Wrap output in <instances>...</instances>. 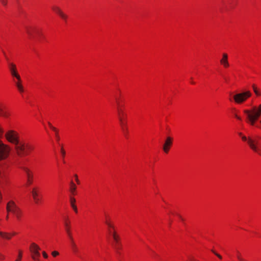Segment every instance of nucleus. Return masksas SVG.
<instances>
[{
    "label": "nucleus",
    "instance_id": "nucleus-47",
    "mask_svg": "<svg viewBox=\"0 0 261 261\" xmlns=\"http://www.w3.org/2000/svg\"><path fill=\"white\" fill-rule=\"evenodd\" d=\"M48 124L50 128H51V126H53V125L51 124V123L50 122H48Z\"/></svg>",
    "mask_w": 261,
    "mask_h": 261
},
{
    "label": "nucleus",
    "instance_id": "nucleus-25",
    "mask_svg": "<svg viewBox=\"0 0 261 261\" xmlns=\"http://www.w3.org/2000/svg\"><path fill=\"white\" fill-rule=\"evenodd\" d=\"M116 103H117V110H118V108H120V109H122L121 107H122V106L121 105V101L120 100V99L118 98H116Z\"/></svg>",
    "mask_w": 261,
    "mask_h": 261
},
{
    "label": "nucleus",
    "instance_id": "nucleus-15",
    "mask_svg": "<svg viewBox=\"0 0 261 261\" xmlns=\"http://www.w3.org/2000/svg\"><path fill=\"white\" fill-rule=\"evenodd\" d=\"M15 234H16L15 232H13L12 234H11V233H8V232H3V231H0V237H2L3 239H6V240H10V239H11V236H13V235H15Z\"/></svg>",
    "mask_w": 261,
    "mask_h": 261
},
{
    "label": "nucleus",
    "instance_id": "nucleus-18",
    "mask_svg": "<svg viewBox=\"0 0 261 261\" xmlns=\"http://www.w3.org/2000/svg\"><path fill=\"white\" fill-rule=\"evenodd\" d=\"M10 114L9 111H7L5 109H3L2 110H0V116H2L4 118H8L10 116Z\"/></svg>",
    "mask_w": 261,
    "mask_h": 261
},
{
    "label": "nucleus",
    "instance_id": "nucleus-9",
    "mask_svg": "<svg viewBox=\"0 0 261 261\" xmlns=\"http://www.w3.org/2000/svg\"><path fill=\"white\" fill-rule=\"evenodd\" d=\"M40 250V247L35 243H33L31 244L30 246V250L33 253L32 255H35L38 258H39L40 254L39 251Z\"/></svg>",
    "mask_w": 261,
    "mask_h": 261
},
{
    "label": "nucleus",
    "instance_id": "nucleus-49",
    "mask_svg": "<svg viewBox=\"0 0 261 261\" xmlns=\"http://www.w3.org/2000/svg\"><path fill=\"white\" fill-rule=\"evenodd\" d=\"M9 218V215L8 214H7V216H6V219L8 220Z\"/></svg>",
    "mask_w": 261,
    "mask_h": 261
},
{
    "label": "nucleus",
    "instance_id": "nucleus-28",
    "mask_svg": "<svg viewBox=\"0 0 261 261\" xmlns=\"http://www.w3.org/2000/svg\"><path fill=\"white\" fill-rule=\"evenodd\" d=\"M253 90L254 92L257 95H259L260 94L257 88L255 87L254 86H253Z\"/></svg>",
    "mask_w": 261,
    "mask_h": 261
},
{
    "label": "nucleus",
    "instance_id": "nucleus-48",
    "mask_svg": "<svg viewBox=\"0 0 261 261\" xmlns=\"http://www.w3.org/2000/svg\"><path fill=\"white\" fill-rule=\"evenodd\" d=\"M178 216L179 217V218H180L182 220H183L182 218H181V217L180 215H178Z\"/></svg>",
    "mask_w": 261,
    "mask_h": 261
},
{
    "label": "nucleus",
    "instance_id": "nucleus-10",
    "mask_svg": "<svg viewBox=\"0 0 261 261\" xmlns=\"http://www.w3.org/2000/svg\"><path fill=\"white\" fill-rule=\"evenodd\" d=\"M109 232L110 234H112V237L114 239V241H115V244L114 245V248L116 250H118L120 248L119 246V236L116 233L115 231H111L110 229L109 230Z\"/></svg>",
    "mask_w": 261,
    "mask_h": 261
},
{
    "label": "nucleus",
    "instance_id": "nucleus-50",
    "mask_svg": "<svg viewBox=\"0 0 261 261\" xmlns=\"http://www.w3.org/2000/svg\"><path fill=\"white\" fill-rule=\"evenodd\" d=\"M239 135L242 136V133H239Z\"/></svg>",
    "mask_w": 261,
    "mask_h": 261
},
{
    "label": "nucleus",
    "instance_id": "nucleus-24",
    "mask_svg": "<svg viewBox=\"0 0 261 261\" xmlns=\"http://www.w3.org/2000/svg\"><path fill=\"white\" fill-rule=\"evenodd\" d=\"M14 215L15 216L17 220L20 221L22 216V212L21 210L20 211H19V212H17V213L15 214Z\"/></svg>",
    "mask_w": 261,
    "mask_h": 261
},
{
    "label": "nucleus",
    "instance_id": "nucleus-41",
    "mask_svg": "<svg viewBox=\"0 0 261 261\" xmlns=\"http://www.w3.org/2000/svg\"><path fill=\"white\" fill-rule=\"evenodd\" d=\"M239 256L242 257L241 253L239 251H237V257L238 260H239Z\"/></svg>",
    "mask_w": 261,
    "mask_h": 261
},
{
    "label": "nucleus",
    "instance_id": "nucleus-14",
    "mask_svg": "<svg viewBox=\"0 0 261 261\" xmlns=\"http://www.w3.org/2000/svg\"><path fill=\"white\" fill-rule=\"evenodd\" d=\"M249 146L253 151L257 153L259 155H261V149L259 147H256L250 140L249 142Z\"/></svg>",
    "mask_w": 261,
    "mask_h": 261
},
{
    "label": "nucleus",
    "instance_id": "nucleus-30",
    "mask_svg": "<svg viewBox=\"0 0 261 261\" xmlns=\"http://www.w3.org/2000/svg\"><path fill=\"white\" fill-rule=\"evenodd\" d=\"M51 254L53 256L55 257L59 255V252L58 251H54L52 252Z\"/></svg>",
    "mask_w": 261,
    "mask_h": 261
},
{
    "label": "nucleus",
    "instance_id": "nucleus-54",
    "mask_svg": "<svg viewBox=\"0 0 261 261\" xmlns=\"http://www.w3.org/2000/svg\"><path fill=\"white\" fill-rule=\"evenodd\" d=\"M260 124H261V119H260Z\"/></svg>",
    "mask_w": 261,
    "mask_h": 261
},
{
    "label": "nucleus",
    "instance_id": "nucleus-39",
    "mask_svg": "<svg viewBox=\"0 0 261 261\" xmlns=\"http://www.w3.org/2000/svg\"><path fill=\"white\" fill-rule=\"evenodd\" d=\"M242 139L243 141L248 142V138L247 139L245 136H242Z\"/></svg>",
    "mask_w": 261,
    "mask_h": 261
},
{
    "label": "nucleus",
    "instance_id": "nucleus-11",
    "mask_svg": "<svg viewBox=\"0 0 261 261\" xmlns=\"http://www.w3.org/2000/svg\"><path fill=\"white\" fill-rule=\"evenodd\" d=\"M173 139L170 137H167L163 145V149L165 152L168 153L170 147L172 144Z\"/></svg>",
    "mask_w": 261,
    "mask_h": 261
},
{
    "label": "nucleus",
    "instance_id": "nucleus-22",
    "mask_svg": "<svg viewBox=\"0 0 261 261\" xmlns=\"http://www.w3.org/2000/svg\"><path fill=\"white\" fill-rule=\"evenodd\" d=\"M32 194L33 198H35L38 196V191L37 188H34L32 189Z\"/></svg>",
    "mask_w": 261,
    "mask_h": 261
},
{
    "label": "nucleus",
    "instance_id": "nucleus-5",
    "mask_svg": "<svg viewBox=\"0 0 261 261\" xmlns=\"http://www.w3.org/2000/svg\"><path fill=\"white\" fill-rule=\"evenodd\" d=\"M250 96L249 91H246L238 93L233 96V99L237 103H241L245 101Z\"/></svg>",
    "mask_w": 261,
    "mask_h": 261
},
{
    "label": "nucleus",
    "instance_id": "nucleus-53",
    "mask_svg": "<svg viewBox=\"0 0 261 261\" xmlns=\"http://www.w3.org/2000/svg\"><path fill=\"white\" fill-rule=\"evenodd\" d=\"M258 107H261V104L260 105H259Z\"/></svg>",
    "mask_w": 261,
    "mask_h": 261
},
{
    "label": "nucleus",
    "instance_id": "nucleus-16",
    "mask_svg": "<svg viewBox=\"0 0 261 261\" xmlns=\"http://www.w3.org/2000/svg\"><path fill=\"white\" fill-rule=\"evenodd\" d=\"M23 170L24 171V172L26 173L27 177H28V182L29 184H31L32 183V178L33 175L32 173H31L29 169L25 167L23 168Z\"/></svg>",
    "mask_w": 261,
    "mask_h": 261
},
{
    "label": "nucleus",
    "instance_id": "nucleus-36",
    "mask_svg": "<svg viewBox=\"0 0 261 261\" xmlns=\"http://www.w3.org/2000/svg\"><path fill=\"white\" fill-rule=\"evenodd\" d=\"M212 252L216 255H217L219 258L221 259L222 258V256L218 254L217 253H216V252H215L214 250H212Z\"/></svg>",
    "mask_w": 261,
    "mask_h": 261
},
{
    "label": "nucleus",
    "instance_id": "nucleus-13",
    "mask_svg": "<svg viewBox=\"0 0 261 261\" xmlns=\"http://www.w3.org/2000/svg\"><path fill=\"white\" fill-rule=\"evenodd\" d=\"M220 63L225 68L229 67V64L228 61V56L226 53H223L222 55V58L220 60Z\"/></svg>",
    "mask_w": 261,
    "mask_h": 261
},
{
    "label": "nucleus",
    "instance_id": "nucleus-33",
    "mask_svg": "<svg viewBox=\"0 0 261 261\" xmlns=\"http://www.w3.org/2000/svg\"><path fill=\"white\" fill-rule=\"evenodd\" d=\"M61 152L63 157H64V156L65 155V151L62 147L61 149Z\"/></svg>",
    "mask_w": 261,
    "mask_h": 261
},
{
    "label": "nucleus",
    "instance_id": "nucleus-42",
    "mask_svg": "<svg viewBox=\"0 0 261 261\" xmlns=\"http://www.w3.org/2000/svg\"><path fill=\"white\" fill-rule=\"evenodd\" d=\"M239 260L240 261H247L245 259H244L242 257L239 256Z\"/></svg>",
    "mask_w": 261,
    "mask_h": 261
},
{
    "label": "nucleus",
    "instance_id": "nucleus-51",
    "mask_svg": "<svg viewBox=\"0 0 261 261\" xmlns=\"http://www.w3.org/2000/svg\"><path fill=\"white\" fill-rule=\"evenodd\" d=\"M3 108L0 107V110H2Z\"/></svg>",
    "mask_w": 261,
    "mask_h": 261
},
{
    "label": "nucleus",
    "instance_id": "nucleus-1",
    "mask_svg": "<svg viewBox=\"0 0 261 261\" xmlns=\"http://www.w3.org/2000/svg\"><path fill=\"white\" fill-rule=\"evenodd\" d=\"M5 136L9 142L15 145L16 152L20 157L28 155L34 149L35 147L33 144L20 141L18 134L13 130H8Z\"/></svg>",
    "mask_w": 261,
    "mask_h": 261
},
{
    "label": "nucleus",
    "instance_id": "nucleus-4",
    "mask_svg": "<svg viewBox=\"0 0 261 261\" xmlns=\"http://www.w3.org/2000/svg\"><path fill=\"white\" fill-rule=\"evenodd\" d=\"M117 114L121 129L124 133H126L127 132V127L125 119L126 114L122 109H120L119 108L118 109Z\"/></svg>",
    "mask_w": 261,
    "mask_h": 261
},
{
    "label": "nucleus",
    "instance_id": "nucleus-2",
    "mask_svg": "<svg viewBox=\"0 0 261 261\" xmlns=\"http://www.w3.org/2000/svg\"><path fill=\"white\" fill-rule=\"evenodd\" d=\"M244 112L246 115L248 123L254 125L261 115V107L254 106L250 110H245Z\"/></svg>",
    "mask_w": 261,
    "mask_h": 261
},
{
    "label": "nucleus",
    "instance_id": "nucleus-20",
    "mask_svg": "<svg viewBox=\"0 0 261 261\" xmlns=\"http://www.w3.org/2000/svg\"><path fill=\"white\" fill-rule=\"evenodd\" d=\"M250 140H251V141H252L253 144L256 147H259V142H258V141L257 140L253 139V138H252L251 137H248V144H249V142Z\"/></svg>",
    "mask_w": 261,
    "mask_h": 261
},
{
    "label": "nucleus",
    "instance_id": "nucleus-45",
    "mask_svg": "<svg viewBox=\"0 0 261 261\" xmlns=\"http://www.w3.org/2000/svg\"><path fill=\"white\" fill-rule=\"evenodd\" d=\"M75 179H76V181L77 182V184H79L80 182V181L79 180L78 178H77V175H75Z\"/></svg>",
    "mask_w": 261,
    "mask_h": 261
},
{
    "label": "nucleus",
    "instance_id": "nucleus-23",
    "mask_svg": "<svg viewBox=\"0 0 261 261\" xmlns=\"http://www.w3.org/2000/svg\"><path fill=\"white\" fill-rule=\"evenodd\" d=\"M14 215L15 216L17 220L20 221L22 216V212L21 210L20 211H19V212H17V213L15 214Z\"/></svg>",
    "mask_w": 261,
    "mask_h": 261
},
{
    "label": "nucleus",
    "instance_id": "nucleus-29",
    "mask_svg": "<svg viewBox=\"0 0 261 261\" xmlns=\"http://www.w3.org/2000/svg\"><path fill=\"white\" fill-rule=\"evenodd\" d=\"M22 258V252L21 251H19V254L18 256V259L15 261H20Z\"/></svg>",
    "mask_w": 261,
    "mask_h": 261
},
{
    "label": "nucleus",
    "instance_id": "nucleus-34",
    "mask_svg": "<svg viewBox=\"0 0 261 261\" xmlns=\"http://www.w3.org/2000/svg\"><path fill=\"white\" fill-rule=\"evenodd\" d=\"M27 32L30 37L32 36V33L29 29H27Z\"/></svg>",
    "mask_w": 261,
    "mask_h": 261
},
{
    "label": "nucleus",
    "instance_id": "nucleus-44",
    "mask_svg": "<svg viewBox=\"0 0 261 261\" xmlns=\"http://www.w3.org/2000/svg\"><path fill=\"white\" fill-rule=\"evenodd\" d=\"M56 138H57V140H59L60 138H59V136L58 135V132L57 133H56Z\"/></svg>",
    "mask_w": 261,
    "mask_h": 261
},
{
    "label": "nucleus",
    "instance_id": "nucleus-27",
    "mask_svg": "<svg viewBox=\"0 0 261 261\" xmlns=\"http://www.w3.org/2000/svg\"><path fill=\"white\" fill-rule=\"evenodd\" d=\"M2 52H3V54L6 60V61L8 62V63H9V62H10V60H9V58H8V57L7 56V55H6V53L5 51L4 50H2Z\"/></svg>",
    "mask_w": 261,
    "mask_h": 261
},
{
    "label": "nucleus",
    "instance_id": "nucleus-35",
    "mask_svg": "<svg viewBox=\"0 0 261 261\" xmlns=\"http://www.w3.org/2000/svg\"><path fill=\"white\" fill-rule=\"evenodd\" d=\"M42 255L43 257L45 258H47L48 257V255L45 251L42 252Z\"/></svg>",
    "mask_w": 261,
    "mask_h": 261
},
{
    "label": "nucleus",
    "instance_id": "nucleus-6",
    "mask_svg": "<svg viewBox=\"0 0 261 261\" xmlns=\"http://www.w3.org/2000/svg\"><path fill=\"white\" fill-rule=\"evenodd\" d=\"M6 210L8 213H11L13 215L21 210L13 200H10L8 202L6 205Z\"/></svg>",
    "mask_w": 261,
    "mask_h": 261
},
{
    "label": "nucleus",
    "instance_id": "nucleus-38",
    "mask_svg": "<svg viewBox=\"0 0 261 261\" xmlns=\"http://www.w3.org/2000/svg\"><path fill=\"white\" fill-rule=\"evenodd\" d=\"M53 130L55 131V133H57L58 132L57 129L56 127H54L53 126H51L50 128Z\"/></svg>",
    "mask_w": 261,
    "mask_h": 261
},
{
    "label": "nucleus",
    "instance_id": "nucleus-37",
    "mask_svg": "<svg viewBox=\"0 0 261 261\" xmlns=\"http://www.w3.org/2000/svg\"><path fill=\"white\" fill-rule=\"evenodd\" d=\"M5 258V255H3L2 253H0V260H4Z\"/></svg>",
    "mask_w": 261,
    "mask_h": 261
},
{
    "label": "nucleus",
    "instance_id": "nucleus-17",
    "mask_svg": "<svg viewBox=\"0 0 261 261\" xmlns=\"http://www.w3.org/2000/svg\"><path fill=\"white\" fill-rule=\"evenodd\" d=\"M70 201L71 206L72 207V208H73L74 211L76 213H77V208L76 205L75 204V203L76 201L75 199L73 197H71L70 199Z\"/></svg>",
    "mask_w": 261,
    "mask_h": 261
},
{
    "label": "nucleus",
    "instance_id": "nucleus-46",
    "mask_svg": "<svg viewBox=\"0 0 261 261\" xmlns=\"http://www.w3.org/2000/svg\"><path fill=\"white\" fill-rule=\"evenodd\" d=\"M235 116H236V117L238 119L240 120H241V118L240 117L238 116V115H236Z\"/></svg>",
    "mask_w": 261,
    "mask_h": 261
},
{
    "label": "nucleus",
    "instance_id": "nucleus-40",
    "mask_svg": "<svg viewBox=\"0 0 261 261\" xmlns=\"http://www.w3.org/2000/svg\"><path fill=\"white\" fill-rule=\"evenodd\" d=\"M35 202L36 203H38L39 201V199L38 198V197H36L35 198H33Z\"/></svg>",
    "mask_w": 261,
    "mask_h": 261
},
{
    "label": "nucleus",
    "instance_id": "nucleus-52",
    "mask_svg": "<svg viewBox=\"0 0 261 261\" xmlns=\"http://www.w3.org/2000/svg\"><path fill=\"white\" fill-rule=\"evenodd\" d=\"M258 107H261V104L260 105H259Z\"/></svg>",
    "mask_w": 261,
    "mask_h": 261
},
{
    "label": "nucleus",
    "instance_id": "nucleus-32",
    "mask_svg": "<svg viewBox=\"0 0 261 261\" xmlns=\"http://www.w3.org/2000/svg\"><path fill=\"white\" fill-rule=\"evenodd\" d=\"M32 258L35 261H40L39 259L36 257L35 255H32Z\"/></svg>",
    "mask_w": 261,
    "mask_h": 261
},
{
    "label": "nucleus",
    "instance_id": "nucleus-31",
    "mask_svg": "<svg viewBox=\"0 0 261 261\" xmlns=\"http://www.w3.org/2000/svg\"><path fill=\"white\" fill-rule=\"evenodd\" d=\"M1 2L4 6H6L7 4V0H1Z\"/></svg>",
    "mask_w": 261,
    "mask_h": 261
},
{
    "label": "nucleus",
    "instance_id": "nucleus-19",
    "mask_svg": "<svg viewBox=\"0 0 261 261\" xmlns=\"http://www.w3.org/2000/svg\"><path fill=\"white\" fill-rule=\"evenodd\" d=\"M15 87L17 88L20 92H23L24 91L25 86L22 84V83H16Z\"/></svg>",
    "mask_w": 261,
    "mask_h": 261
},
{
    "label": "nucleus",
    "instance_id": "nucleus-26",
    "mask_svg": "<svg viewBox=\"0 0 261 261\" xmlns=\"http://www.w3.org/2000/svg\"><path fill=\"white\" fill-rule=\"evenodd\" d=\"M105 223L109 228H112L113 229H114V226L111 223V222L108 220L107 219L105 221Z\"/></svg>",
    "mask_w": 261,
    "mask_h": 261
},
{
    "label": "nucleus",
    "instance_id": "nucleus-3",
    "mask_svg": "<svg viewBox=\"0 0 261 261\" xmlns=\"http://www.w3.org/2000/svg\"><path fill=\"white\" fill-rule=\"evenodd\" d=\"M64 225L65 227V230L68 235V237H69V239H70L71 243V246L72 248L73 251L75 253L77 252V248L76 247V246L74 242L73 237L72 236L71 232L70 230V222L68 221V219H65L64 222Z\"/></svg>",
    "mask_w": 261,
    "mask_h": 261
},
{
    "label": "nucleus",
    "instance_id": "nucleus-21",
    "mask_svg": "<svg viewBox=\"0 0 261 261\" xmlns=\"http://www.w3.org/2000/svg\"><path fill=\"white\" fill-rule=\"evenodd\" d=\"M76 187L75 185L73 182V181H71L70 182V191L72 194H74V192L76 190Z\"/></svg>",
    "mask_w": 261,
    "mask_h": 261
},
{
    "label": "nucleus",
    "instance_id": "nucleus-12",
    "mask_svg": "<svg viewBox=\"0 0 261 261\" xmlns=\"http://www.w3.org/2000/svg\"><path fill=\"white\" fill-rule=\"evenodd\" d=\"M53 10L58 14L63 20L66 21L67 19V16L63 13V12L61 10V9L57 7L54 6L52 8Z\"/></svg>",
    "mask_w": 261,
    "mask_h": 261
},
{
    "label": "nucleus",
    "instance_id": "nucleus-43",
    "mask_svg": "<svg viewBox=\"0 0 261 261\" xmlns=\"http://www.w3.org/2000/svg\"><path fill=\"white\" fill-rule=\"evenodd\" d=\"M3 130L2 128L0 126V137L3 135Z\"/></svg>",
    "mask_w": 261,
    "mask_h": 261
},
{
    "label": "nucleus",
    "instance_id": "nucleus-8",
    "mask_svg": "<svg viewBox=\"0 0 261 261\" xmlns=\"http://www.w3.org/2000/svg\"><path fill=\"white\" fill-rule=\"evenodd\" d=\"M8 66L12 76L16 77L18 81H20V76L17 72L16 65L13 63L9 62Z\"/></svg>",
    "mask_w": 261,
    "mask_h": 261
},
{
    "label": "nucleus",
    "instance_id": "nucleus-7",
    "mask_svg": "<svg viewBox=\"0 0 261 261\" xmlns=\"http://www.w3.org/2000/svg\"><path fill=\"white\" fill-rule=\"evenodd\" d=\"M9 147L0 140V161L6 159L9 153Z\"/></svg>",
    "mask_w": 261,
    "mask_h": 261
}]
</instances>
